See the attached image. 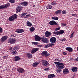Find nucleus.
Instances as JSON below:
<instances>
[{"label":"nucleus","instance_id":"1","mask_svg":"<svg viewBox=\"0 0 78 78\" xmlns=\"http://www.w3.org/2000/svg\"><path fill=\"white\" fill-rule=\"evenodd\" d=\"M56 67L58 69H63L65 68V66L63 63L59 62L58 65H56Z\"/></svg>","mask_w":78,"mask_h":78},{"label":"nucleus","instance_id":"2","mask_svg":"<svg viewBox=\"0 0 78 78\" xmlns=\"http://www.w3.org/2000/svg\"><path fill=\"white\" fill-rule=\"evenodd\" d=\"M65 31L64 30H61L59 31H57V32H53V33L54 34H55L57 35H62L64 33Z\"/></svg>","mask_w":78,"mask_h":78},{"label":"nucleus","instance_id":"3","mask_svg":"<svg viewBox=\"0 0 78 78\" xmlns=\"http://www.w3.org/2000/svg\"><path fill=\"white\" fill-rule=\"evenodd\" d=\"M16 42V39L12 38L9 39L8 40V42L9 43L11 44H14Z\"/></svg>","mask_w":78,"mask_h":78},{"label":"nucleus","instance_id":"4","mask_svg":"<svg viewBox=\"0 0 78 78\" xmlns=\"http://www.w3.org/2000/svg\"><path fill=\"white\" fill-rule=\"evenodd\" d=\"M22 10V7L21 5L17 6L16 9V12L18 13L20 12Z\"/></svg>","mask_w":78,"mask_h":78},{"label":"nucleus","instance_id":"5","mask_svg":"<svg viewBox=\"0 0 78 78\" xmlns=\"http://www.w3.org/2000/svg\"><path fill=\"white\" fill-rule=\"evenodd\" d=\"M41 55L42 56L47 57L49 56L50 55V54L49 53H48V52L47 51H44L41 53Z\"/></svg>","mask_w":78,"mask_h":78},{"label":"nucleus","instance_id":"6","mask_svg":"<svg viewBox=\"0 0 78 78\" xmlns=\"http://www.w3.org/2000/svg\"><path fill=\"white\" fill-rule=\"evenodd\" d=\"M50 41L51 43H55L56 41V38L55 37H52L50 39Z\"/></svg>","mask_w":78,"mask_h":78},{"label":"nucleus","instance_id":"7","mask_svg":"<svg viewBox=\"0 0 78 78\" xmlns=\"http://www.w3.org/2000/svg\"><path fill=\"white\" fill-rule=\"evenodd\" d=\"M17 71L19 73H22L24 72V70L22 68H18L17 69Z\"/></svg>","mask_w":78,"mask_h":78},{"label":"nucleus","instance_id":"8","mask_svg":"<svg viewBox=\"0 0 78 78\" xmlns=\"http://www.w3.org/2000/svg\"><path fill=\"white\" fill-rule=\"evenodd\" d=\"M24 32V30L23 29H17L15 30V32L18 33H23Z\"/></svg>","mask_w":78,"mask_h":78},{"label":"nucleus","instance_id":"9","mask_svg":"<svg viewBox=\"0 0 78 78\" xmlns=\"http://www.w3.org/2000/svg\"><path fill=\"white\" fill-rule=\"evenodd\" d=\"M48 62L45 60H42V65L45 66H48Z\"/></svg>","mask_w":78,"mask_h":78},{"label":"nucleus","instance_id":"10","mask_svg":"<svg viewBox=\"0 0 78 78\" xmlns=\"http://www.w3.org/2000/svg\"><path fill=\"white\" fill-rule=\"evenodd\" d=\"M49 24L51 25H58V23L55 21L54 20H52L50 21L49 22Z\"/></svg>","mask_w":78,"mask_h":78},{"label":"nucleus","instance_id":"11","mask_svg":"<svg viewBox=\"0 0 78 78\" xmlns=\"http://www.w3.org/2000/svg\"><path fill=\"white\" fill-rule=\"evenodd\" d=\"M35 38V41H41L40 37L37 35H36L34 36Z\"/></svg>","mask_w":78,"mask_h":78},{"label":"nucleus","instance_id":"12","mask_svg":"<svg viewBox=\"0 0 78 78\" xmlns=\"http://www.w3.org/2000/svg\"><path fill=\"white\" fill-rule=\"evenodd\" d=\"M51 33L50 32L47 31L45 33V36L47 37L51 36Z\"/></svg>","mask_w":78,"mask_h":78},{"label":"nucleus","instance_id":"13","mask_svg":"<svg viewBox=\"0 0 78 78\" xmlns=\"http://www.w3.org/2000/svg\"><path fill=\"white\" fill-rule=\"evenodd\" d=\"M39 49L38 48H34L31 50V53L32 54H34Z\"/></svg>","mask_w":78,"mask_h":78},{"label":"nucleus","instance_id":"14","mask_svg":"<svg viewBox=\"0 0 78 78\" xmlns=\"http://www.w3.org/2000/svg\"><path fill=\"white\" fill-rule=\"evenodd\" d=\"M20 59V57L18 56H15L14 58V60L15 61H18Z\"/></svg>","mask_w":78,"mask_h":78},{"label":"nucleus","instance_id":"15","mask_svg":"<svg viewBox=\"0 0 78 78\" xmlns=\"http://www.w3.org/2000/svg\"><path fill=\"white\" fill-rule=\"evenodd\" d=\"M69 72V70L65 68L63 70V73L64 74H67Z\"/></svg>","mask_w":78,"mask_h":78},{"label":"nucleus","instance_id":"16","mask_svg":"<svg viewBox=\"0 0 78 78\" xmlns=\"http://www.w3.org/2000/svg\"><path fill=\"white\" fill-rule=\"evenodd\" d=\"M8 38V36H5L3 37H2L1 38V41L3 42V41H6Z\"/></svg>","mask_w":78,"mask_h":78},{"label":"nucleus","instance_id":"17","mask_svg":"<svg viewBox=\"0 0 78 78\" xmlns=\"http://www.w3.org/2000/svg\"><path fill=\"white\" fill-rule=\"evenodd\" d=\"M72 71L74 73H76L77 71V67L74 66L72 68Z\"/></svg>","mask_w":78,"mask_h":78},{"label":"nucleus","instance_id":"18","mask_svg":"<svg viewBox=\"0 0 78 78\" xmlns=\"http://www.w3.org/2000/svg\"><path fill=\"white\" fill-rule=\"evenodd\" d=\"M66 49L70 53L72 52L73 51V48L70 47H67L66 48Z\"/></svg>","mask_w":78,"mask_h":78},{"label":"nucleus","instance_id":"19","mask_svg":"<svg viewBox=\"0 0 78 78\" xmlns=\"http://www.w3.org/2000/svg\"><path fill=\"white\" fill-rule=\"evenodd\" d=\"M20 4L23 6H26L28 5V2H23L20 3Z\"/></svg>","mask_w":78,"mask_h":78},{"label":"nucleus","instance_id":"20","mask_svg":"<svg viewBox=\"0 0 78 78\" xmlns=\"http://www.w3.org/2000/svg\"><path fill=\"white\" fill-rule=\"evenodd\" d=\"M48 41L47 38H44L43 39L41 40V41L44 43H48Z\"/></svg>","mask_w":78,"mask_h":78},{"label":"nucleus","instance_id":"21","mask_svg":"<svg viewBox=\"0 0 78 78\" xmlns=\"http://www.w3.org/2000/svg\"><path fill=\"white\" fill-rule=\"evenodd\" d=\"M55 76V74H53L48 75V78H53Z\"/></svg>","mask_w":78,"mask_h":78},{"label":"nucleus","instance_id":"22","mask_svg":"<svg viewBox=\"0 0 78 78\" xmlns=\"http://www.w3.org/2000/svg\"><path fill=\"white\" fill-rule=\"evenodd\" d=\"M40 63V62H35L33 64V67H37L39 64Z\"/></svg>","mask_w":78,"mask_h":78},{"label":"nucleus","instance_id":"23","mask_svg":"<svg viewBox=\"0 0 78 78\" xmlns=\"http://www.w3.org/2000/svg\"><path fill=\"white\" fill-rule=\"evenodd\" d=\"M27 56L29 58H31L32 57V54H30V53H27Z\"/></svg>","mask_w":78,"mask_h":78},{"label":"nucleus","instance_id":"24","mask_svg":"<svg viewBox=\"0 0 78 78\" xmlns=\"http://www.w3.org/2000/svg\"><path fill=\"white\" fill-rule=\"evenodd\" d=\"M27 25L28 27H31L32 26V24L30 22L27 21Z\"/></svg>","mask_w":78,"mask_h":78},{"label":"nucleus","instance_id":"25","mask_svg":"<svg viewBox=\"0 0 78 78\" xmlns=\"http://www.w3.org/2000/svg\"><path fill=\"white\" fill-rule=\"evenodd\" d=\"M17 53V51L16 50L14 49L12 51V54L13 55H15Z\"/></svg>","mask_w":78,"mask_h":78},{"label":"nucleus","instance_id":"26","mask_svg":"<svg viewBox=\"0 0 78 78\" xmlns=\"http://www.w3.org/2000/svg\"><path fill=\"white\" fill-rule=\"evenodd\" d=\"M35 30V28L34 27H32L30 28V31L31 32H33Z\"/></svg>","mask_w":78,"mask_h":78},{"label":"nucleus","instance_id":"27","mask_svg":"<svg viewBox=\"0 0 78 78\" xmlns=\"http://www.w3.org/2000/svg\"><path fill=\"white\" fill-rule=\"evenodd\" d=\"M10 6V4L9 3H7L5 4V5H4V8H6L7 7H9Z\"/></svg>","mask_w":78,"mask_h":78},{"label":"nucleus","instance_id":"28","mask_svg":"<svg viewBox=\"0 0 78 78\" xmlns=\"http://www.w3.org/2000/svg\"><path fill=\"white\" fill-rule=\"evenodd\" d=\"M62 12V11L60 10L56 11L55 12V13L56 15H58L59 14H61Z\"/></svg>","mask_w":78,"mask_h":78},{"label":"nucleus","instance_id":"29","mask_svg":"<svg viewBox=\"0 0 78 78\" xmlns=\"http://www.w3.org/2000/svg\"><path fill=\"white\" fill-rule=\"evenodd\" d=\"M13 20H16L17 18V16L16 14H14L12 16Z\"/></svg>","mask_w":78,"mask_h":78},{"label":"nucleus","instance_id":"30","mask_svg":"<svg viewBox=\"0 0 78 78\" xmlns=\"http://www.w3.org/2000/svg\"><path fill=\"white\" fill-rule=\"evenodd\" d=\"M8 20L9 21H12L14 20V19H13V17L12 16H11L10 17H9Z\"/></svg>","mask_w":78,"mask_h":78},{"label":"nucleus","instance_id":"31","mask_svg":"<svg viewBox=\"0 0 78 78\" xmlns=\"http://www.w3.org/2000/svg\"><path fill=\"white\" fill-rule=\"evenodd\" d=\"M52 6L51 5H47L46 6V8L47 9H52Z\"/></svg>","mask_w":78,"mask_h":78},{"label":"nucleus","instance_id":"32","mask_svg":"<svg viewBox=\"0 0 78 78\" xmlns=\"http://www.w3.org/2000/svg\"><path fill=\"white\" fill-rule=\"evenodd\" d=\"M27 14V12H23L22 13V14L20 15V16L21 17H23V16H24L25 15H26Z\"/></svg>","mask_w":78,"mask_h":78},{"label":"nucleus","instance_id":"33","mask_svg":"<svg viewBox=\"0 0 78 78\" xmlns=\"http://www.w3.org/2000/svg\"><path fill=\"white\" fill-rule=\"evenodd\" d=\"M57 2H53L51 3V4L53 5H55L57 4Z\"/></svg>","mask_w":78,"mask_h":78},{"label":"nucleus","instance_id":"34","mask_svg":"<svg viewBox=\"0 0 78 78\" xmlns=\"http://www.w3.org/2000/svg\"><path fill=\"white\" fill-rule=\"evenodd\" d=\"M52 19L54 20H58V18L57 17H52Z\"/></svg>","mask_w":78,"mask_h":78},{"label":"nucleus","instance_id":"35","mask_svg":"<svg viewBox=\"0 0 78 78\" xmlns=\"http://www.w3.org/2000/svg\"><path fill=\"white\" fill-rule=\"evenodd\" d=\"M55 60L56 62H61L62 61L61 60V59L60 58H55Z\"/></svg>","mask_w":78,"mask_h":78},{"label":"nucleus","instance_id":"36","mask_svg":"<svg viewBox=\"0 0 78 78\" xmlns=\"http://www.w3.org/2000/svg\"><path fill=\"white\" fill-rule=\"evenodd\" d=\"M9 2L12 3H14L15 2V0H9Z\"/></svg>","mask_w":78,"mask_h":78},{"label":"nucleus","instance_id":"37","mask_svg":"<svg viewBox=\"0 0 78 78\" xmlns=\"http://www.w3.org/2000/svg\"><path fill=\"white\" fill-rule=\"evenodd\" d=\"M9 58V57L8 55H6L3 56V59H5L6 58Z\"/></svg>","mask_w":78,"mask_h":78},{"label":"nucleus","instance_id":"38","mask_svg":"<svg viewBox=\"0 0 78 78\" xmlns=\"http://www.w3.org/2000/svg\"><path fill=\"white\" fill-rule=\"evenodd\" d=\"M56 72L60 73V72H62V70L61 68H58V69L56 70Z\"/></svg>","mask_w":78,"mask_h":78},{"label":"nucleus","instance_id":"39","mask_svg":"<svg viewBox=\"0 0 78 78\" xmlns=\"http://www.w3.org/2000/svg\"><path fill=\"white\" fill-rule=\"evenodd\" d=\"M16 36V35L15 34H12L10 35V37L11 38H13L15 37Z\"/></svg>","mask_w":78,"mask_h":78},{"label":"nucleus","instance_id":"40","mask_svg":"<svg viewBox=\"0 0 78 78\" xmlns=\"http://www.w3.org/2000/svg\"><path fill=\"white\" fill-rule=\"evenodd\" d=\"M49 44V47H51L55 45V44L54 43H51V44Z\"/></svg>","mask_w":78,"mask_h":78},{"label":"nucleus","instance_id":"41","mask_svg":"<svg viewBox=\"0 0 78 78\" xmlns=\"http://www.w3.org/2000/svg\"><path fill=\"white\" fill-rule=\"evenodd\" d=\"M45 38V37L44 36H41L40 37V40H43Z\"/></svg>","mask_w":78,"mask_h":78},{"label":"nucleus","instance_id":"42","mask_svg":"<svg viewBox=\"0 0 78 78\" xmlns=\"http://www.w3.org/2000/svg\"><path fill=\"white\" fill-rule=\"evenodd\" d=\"M62 13L63 14L66 15V11L63 10V11H62Z\"/></svg>","mask_w":78,"mask_h":78},{"label":"nucleus","instance_id":"43","mask_svg":"<svg viewBox=\"0 0 78 78\" xmlns=\"http://www.w3.org/2000/svg\"><path fill=\"white\" fill-rule=\"evenodd\" d=\"M49 69L48 68H46L44 69V71H47L49 70Z\"/></svg>","mask_w":78,"mask_h":78},{"label":"nucleus","instance_id":"44","mask_svg":"<svg viewBox=\"0 0 78 78\" xmlns=\"http://www.w3.org/2000/svg\"><path fill=\"white\" fill-rule=\"evenodd\" d=\"M32 43L34 45H37L38 44V42H33Z\"/></svg>","mask_w":78,"mask_h":78},{"label":"nucleus","instance_id":"45","mask_svg":"<svg viewBox=\"0 0 78 78\" xmlns=\"http://www.w3.org/2000/svg\"><path fill=\"white\" fill-rule=\"evenodd\" d=\"M4 8V5L0 6V9H3Z\"/></svg>","mask_w":78,"mask_h":78},{"label":"nucleus","instance_id":"46","mask_svg":"<svg viewBox=\"0 0 78 78\" xmlns=\"http://www.w3.org/2000/svg\"><path fill=\"white\" fill-rule=\"evenodd\" d=\"M48 47H49V44H47L45 46V48H48Z\"/></svg>","mask_w":78,"mask_h":78},{"label":"nucleus","instance_id":"47","mask_svg":"<svg viewBox=\"0 0 78 78\" xmlns=\"http://www.w3.org/2000/svg\"><path fill=\"white\" fill-rule=\"evenodd\" d=\"M60 62H54V63L56 64L57 65V66H58Z\"/></svg>","mask_w":78,"mask_h":78},{"label":"nucleus","instance_id":"48","mask_svg":"<svg viewBox=\"0 0 78 78\" xmlns=\"http://www.w3.org/2000/svg\"><path fill=\"white\" fill-rule=\"evenodd\" d=\"M19 49V47H15L14 48V50H17V49Z\"/></svg>","mask_w":78,"mask_h":78},{"label":"nucleus","instance_id":"49","mask_svg":"<svg viewBox=\"0 0 78 78\" xmlns=\"http://www.w3.org/2000/svg\"><path fill=\"white\" fill-rule=\"evenodd\" d=\"M37 47L39 48H42L43 47V45L41 44H38L37 45Z\"/></svg>","mask_w":78,"mask_h":78},{"label":"nucleus","instance_id":"50","mask_svg":"<svg viewBox=\"0 0 78 78\" xmlns=\"http://www.w3.org/2000/svg\"><path fill=\"white\" fill-rule=\"evenodd\" d=\"M60 30V27H58V28H56L55 30V31H58Z\"/></svg>","mask_w":78,"mask_h":78},{"label":"nucleus","instance_id":"51","mask_svg":"<svg viewBox=\"0 0 78 78\" xmlns=\"http://www.w3.org/2000/svg\"><path fill=\"white\" fill-rule=\"evenodd\" d=\"M3 32L2 28L0 27V33H2Z\"/></svg>","mask_w":78,"mask_h":78},{"label":"nucleus","instance_id":"52","mask_svg":"<svg viewBox=\"0 0 78 78\" xmlns=\"http://www.w3.org/2000/svg\"><path fill=\"white\" fill-rule=\"evenodd\" d=\"M66 40V38H64L63 39H62L61 40V41L62 42H63L64 41H65Z\"/></svg>","mask_w":78,"mask_h":78},{"label":"nucleus","instance_id":"53","mask_svg":"<svg viewBox=\"0 0 78 78\" xmlns=\"http://www.w3.org/2000/svg\"><path fill=\"white\" fill-rule=\"evenodd\" d=\"M30 15H26L25 16V18H28L30 17Z\"/></svg>","mask_w":78,"mask_h":78},{"label":"nucleus","instance_id":"54","mask_svg":"<svg viewBox=\"0 0 78 78\" xmlns=\"http://www.w3.org/2000/svg\"><path fill=\"white\" fill-rule=\"evenodd\" d=\"M72 16H77V15L76 14H73Z\"/></svg>","mask_w":78,"mask_h":78},{"label":"nucleus","instance_id":"55","mask_svg":"<svg viewBox=\"0 0 78 78\" xmlns=\"http://www.w3.org/2000/svg\"><path fill=\"white\" fill-rule=\"evenodd\" d=\"M12 49V47H11L10 48H8V50L9 51H11Z\"/></svg>","mask_w":78,"mask_h":78},{"label":"nucleus","instance_id":"56","mask_svg":"<svg viewBox=\"0 0 78 78\" xmlns=\"http://www.w3.org/2000/svg\"><path fill=\"white\" fill-rule=\"evenodd\" d=\"M62 24L63 26H66V24L64 23H62Z\"/></svg>","mask_w":78,"mask_h":78},{"label":"nucleus","instance_id":"57","mask_svg":"<svg viewBox=\"0 0 78 78\" xmlns=\"http://www.w3.org/2000/svg\"><path fill=\"white\" fill-rule=\"evenodd\" d=\"M73 37V34H71L70 36V38H72Z\"/></svg>","mask_w":78,"mask_h":78},{"label":"nucleus","instance_id":"58","mask_svg":"<svg viewBox=\"0 0 78 78\" xmlns=\"http://www.w3.org/2000/svg\"><path fill=\"white\" fill-rule=\"evenodd\" d=\"M63 54L64 55H66L67 54V53H66V52H63Z\"/></svg>","mask_w":78,"mask_h":78},{"label":"nucleus","instance_id":"59","mask_svg":"<svg viewBox=\"0 0 78 78\" xmlns=\"http://www.w3.org/2000/svg\"><path fill=\"white\" fill-rule=\"evenodd\" d=\"M75 60H76V61H78V58L77 57V58Z\"/></svg>","mask_w":78,"mask_h":78},{"label":"nucleus","instance_id":"60","mask_svg":"<svg viewBox=\"0 0 78 78\" xmlns=\"http://www.w3.org/2000/svg\"><path fill=\"white\" fill-rule=\"evenodd\" d=\"M74 1L76 2H78V0H74Z\"/></svg>","mask_w":78,"mask_h":78},{"label":"nucleus","instance_id":"61","mask_svg":"<svg viewBox=\"0 0 78 78\" xmlns=\"http://www.w3.org/2000/svg\"><path fill=\"white\" fill-rule=\"evenodd\" d=\"M74 34V32H73L72 33V34H73H73Z\"/></svg>","mask_w":78,"mask_h":78},{"label":"nucleus","instance_id":"62","mask_svg":"<svg viewBox=\"0 0 78 78\" xmlns=\"http://www.w3.org/2000/svg\"><path fill=\"white\" fill-rule=\"evenodd\" d=\"M77 50L78 51V47H77Z\"/></svg>","mask_w":78,"mask_h":78},{"label":"nucleus","instance_id":"63","mask_svg":"<svg viewBox=\"0 0 78 78\" xmlns=\"http://www.w3.org/2000/svg\"><path fill=\"white\" fill-rule=\"evenodd\" d=\"M35 6V5H34L33 6V7H34Z\"/></svg>","mask_w":78,"mask_h":78},{"label":"nucleus","instance_id":"64","mask_svg":"<svg viewBox=\"0 0 78 78\" xmlns=\"http://www.w3.org/2000/svg\"><path fill=\"white\" fill-rule=\"evenodd\" d=\"M0 68H1V67H0Z\"/></svg>","mask_w":78,"mask_h":78}]
</instances>
